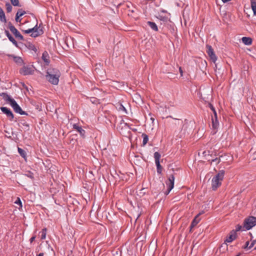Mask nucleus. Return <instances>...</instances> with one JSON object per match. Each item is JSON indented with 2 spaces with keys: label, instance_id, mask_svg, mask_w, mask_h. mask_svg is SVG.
I'll return each instance as SVG.
<instances>
[{
  "label": "nucleus",
  "instance_id": "51",
  "mask_svg": "<svg viewBox=\"0 0 256 256\" xmlns=\"http://www.w3.org/2000/svg\"><path fill=\"white\" fill-rule=\"evenodd\" d=\"M168 117H170V118H172V116H168ZM174 120H176V118H174Z\"/></svg>",
  "mask_w": 256,
  "mask_h": 256
},
{
  "label": "nucleus",
  "instance_id": "7",
  "mask_svg": "<svg viewBox=\"0 0 256 256\" xmlns=\"http://www.w3.org/2000/svg\"><path fill=\"white\" fill-rule=\"evenodd\" d=\"M10 106L12 108L16 113L19 114L21 115H28V114L26 112L22 110L20 106L18 104L15 100L12 102V104H10Z\"/></svg>",
  "mask_w": 256,
  "mask_h": 256
},
{
  "label": "nucleus",
  "instance_id": "16",
  "mask_svg": "<svg viewBox=\"0 0 256 256\" xmlns=\"http://www.w3.org/2000/svg\"><path fill=\"white\" fill-rule=\"evenodd\" d=\"M4 33L6 36L8 38L9 40L11 42L16 46H18V44L17 42L14 40L13 36L10 34L9 32L7 30H5Z\"/></svg>",
  "mask_w": 256,
  "mask_h": 256
},
{
  "label": "nucleus",
  "instance_id": "18",
  "mask_svg": "<svg viewBox=\"0 0 256 256\" xmlns=\"http://www.w3.org/2000/svg\"><path fill=\"white\" fill-rule=\"evenodd\" d=\"M256 244V240H252L250 243L249 241L246 242L245 245L243 246L244 249L250 250Z\"/></svg>",
  "mask_w": 256,
  "mask_h": 256
},
{
  "label": "nucleus",
  "instance_id": "25",
  "mask_svg": "<svg viewBox=\"0 0 256 256\" xmlns=\"http://www.w3.org/2000/svg\"><path fill=\"white\" fill-rule=\"evenodd\" d=\"M250 6L254 14H256V0H250Z\"/></svg>",
  "mask_w": 256,
  "mask_h": 256
},
{
  "label": "nucleus",
  "instance_id": "15",
  "mask_svg": "<svg viewBox=\"0 0 256 256\" xmlns=\"http://www.w3.org/2000/svg\"><path fill=\"white\" fill-rule=\"evenodd\" d=\"M42 59L46 65L48 66L50 63V56L46 51H44L42 56Z\"/></svg>",
  "mask_w": 256,
  "mask_h": 256
},
{
  "label": "nucleus",
  "instance_id": "22",
  "mask_svg": "<svg viewBox=\"0 0 256 256\" xmlns=\"http://www.w3.org/2000/svg\"><path fill=\"white\" fill-rule=\"evenodd\" d=\"M212 127L214 129H217L219 126V122L218 118H214L212 117Z\"/></svg>",
  "mask_w": 256,
  "mask_h": 256
},
{
  "label": "nucleus",
  "instance_id": "4",
  "mask_svg": "<svg viewBox=\"0 0 256 256\" xmlns=\"http://www.w3.org/2000/svg\"><path fill=\"white\" fill-rule=\"evenodd\" d=\"M22 32L24 34H31L30 36L33 38L38 37L43 34V30L40 28V27H38V25L36 24L34 28H28L26 30H22Z\"/></svg>",
  "mask_w": 256,
  "mask_h": 256
},
{
  "label": "nucleus",
  "instance_id": "50",
  "mask_svg": "<svg viewBox=\"0 0 256 256\" xmlns=\"http://www.w3.org/2000/svg\"><path fill=\"white\" fill-rule=\"evenodd\" d=\"M132 130L133 131H136V128H132Z\"/></svg>",
  "mask_w": 256,
  "mask_h": 256
},
{
  "label": "nucleus",
  "instance_id": "36",
  "mask_svg": "<svg viewBox=\"0 0 256 256\" xmlns=\"http://www.w3.org/2000/svg\"><path fill=\"white\" fill-rule=\"evenodd\" d=\"M14 203L19 205L20 208L22 207V202L20 198H18Z\"/></svg>",
  "mask_w": 256,
  "mask_h": 256
},
{
  "label": "nucleus",
  "instance_id": "47",
  "mask_svg": "<svg viewBox=\"0 0 256 256\" xmlns=\"http://www.w3.org/2000/svg\"><path fill=\"white\" fill-rule=\"evenodd\" d=\"M44 254L42 252L38 254L37 255V256H44Z\"/></svg>",
  "mask_w": 256,
  "mask_h": 256
},
{
  "label": "nucleus",
  "instance_id": "2",
  "mask_svg": "<svg viewBox=\"0 0 256 256\" xmlns=\"http://www.w3.org/2000/svg\"><path fill=\"white\" fill-rule=\"evenodd\" d=\"M60 74L58 68H50L47 70L46 77L48 80H59Z\"/></svg>",
  "mask_w": 256,
  "mask_h": 256
},
{
  "label": "nucleus",
  "instance_id": "24",
  "mask_svg": "<svg viewBox=\"0 0 256 256\" xmlns=\"http://www.w3.org/2000/svg\"><path fill=\"white\" fill-rule=\"evenodd\" d=\"M236 238V236L234 233L230 234L228 236L225 240V242H231L234 240Z\"/></svg>",
  "mask_w": 256,
  "mask_h": 256
},
{
  "label": "nucleus",
  "instance_id": "8",
  "mask_svg": "<svg viewBox=\"0 0 256 256\" xmlns=\"http://www.w3.org/2000/svg\"><path fill=\"white\" fill-rule=\"evenodd\" d=\"M174 179L175 178L174 176L172 174L169 176L168 181H166V182L168 188V192H166L167 194H168L174 188Z\"/></svg>",
  "mask_w": 256,
  "mask_h": 256
},
{
  "label": "nucleus",
  "instance_id": "17",
  "mask_svg": "<svg viewBox=\"0 0 256 256\" xmlns=\"http://www.w3.org/2000/svg\"><path fill=\"white\" fill-rule=\"evenodd\" d=\"M8 56L12 57L14 62L18 64L22 65L23 64V60L20 56H14L12 54H10Z\"/></svg>",
  "mask_w": 256,
  "mask_h": 256
},
{
  "label": "nucleus",
  "instance_id": "34",
  "mask_svg": "<svg viewBox=\"0 0 256 256\" xmlns=\"http://www.w3.org/2000/svg\"><path fill=\"white\" fill-rule=\"evenodd\" d=\"M157 18L159 20H162L163 22H166L168 20V18H166V16H160V15H159Z\"/></svg>",
  "mask_w": 256,
  "mask_h": 256
},
{
  "label": "nucleus",
  "instance_id": "46",
  "mask_svg": "<svg viewBox=\"0 0 256 256\" xmlns=\"http://www.w3.org/2000/svg\"><path fill=\"white\" fill-rule=\"evenodd\" d=\"M179 71H180V73L181 76H182V68L181 67L179 68Z\"/></svg>",
  "mask_w": 256,
  "mask_h": 256
},
{
  "label": "nucleus",
  "instance_id": "48",
  "mask_svg": "<svg viewBox=\"0 0 256 256\" xmlns=\"http://www.w3.org/2000/svg\"><path fill=\"white\" fill-rule=\"evenodd\" d=\"M230 0H222V1L224 2V3H226V2H228V1H230Z\"/></svg>",
  "mask_w": 256,
  "mask_h": 256
},
{
  "label": "nucleus",
  "instance_id": "52",
  "mask_svg": "<svg viewBox=\"0 0 256 256\" xmlns=\"http://www.w3.org/2000/svg\"><path fill=\"white\" fill-rule=\"evenodd\" d=\"M150 119H151V120H152V121H154V118H152Z\"/></svg>",
  "mask_w": 256,
  "mask_h": 256
},
{
  "label": "nucleus",
  "instance_id": "10",
  "mask_svg": "<svg viewBox=\"0 0 256 256\" xmlns=\"http://www.w3.org/2000/svg\"><path fill=\"white\" fill-rule=\"evenodd\" d=\"M34 68L32 66H24L20 72L21 74L24 76L31 74L34 72Z\"/></svg>",
  "mask_w": 256,
  "mask_h": 256
},
{
  "label": "nucleus",
  "instance_id": "12",
  "mask_svg": "<svg viewBox=\"0 0 256 256\" xmlns=\"http://www.w3.org/2000/svg\"><path fill=\"white\" fill-rule=\"evenodd\" d=\"M0 108L2 112L6 115L10 120H12L14 119V114L10 108L6 107H0Z\"/></svg>",
  "mask_w": 256,
  "mask_h": 256
},
{
  "label": "nucleus",
  "instance_id": "53",
  "mask_svg": "<svg viewBox=\"0 0 256 256\" xmlns=\"http://www.w3.org/2000/svg\"><path fill=\"white\" fill-rule=\"evenodd\" d=\"M162 12H166V10H162Z\"/></svg>",
  "mask_w": 256,
  "mask_h": 256
},
{
  "label": "nucleus",
  "instance_id": "1",
  "mask_svg": "<svg viewBox=\"0 0 256 256\" xmlns=\"http://www.w3.org/2000/svg\"><path fill=\"white\" fill-rule=\"evenodd\" d=\"M224 176V171L220 170L212 180V190H216L222 184Z\"/></svg>",
  "mask_w": 256,
  "mask_h": 256
},
{
  "label": "nucleus",
  "instance_id": "43",
  "mask_svg": "<svg viewBox=\"0 0 256 256\" xmlns=\"http://www.w3.org/2000/svg\"><path fill=\"white\" fill-rule=\"evenodd\" d=\"M52 82V84L54 85H57L58 84L59 81H50Z\"/></svg>",
  "mask_w": 256,
  "mask_h": 256
},
{
  "label": "nucleus",
  "instance_id": "9",
  "mask_svg": "<svg viewBox=\"0 0 256 256\" xmlns=\"http://www.w3.org/2000/svg\"><path fill=\"white\" fill-rule=\"evenodd\" d=\"M160 154L158 152H156L154 153V158L155 160V163L157 168V172L160 174H161L162 171V168L160 164Z\"/></svg>",
  "mask_w": 256,
  "mask_h": 256
},
{
  "label": "nucleus",
  "instance_id": "11",
  "mask_svg": "<svg viewBox=\"0 0 256 256\" xmlns=\"http://www.w3.org/2000/svg\"><path fill=\"white\" fill-rule=\"evenodd\" d=\"M207 48V54L208 56L210 57L212 60L215 63L217 60V56L215 54L214 50L210 46L206 45Z\"/></svg>",
  "mask_w": 256,
  "mask_h": 256
},
{
  "label": "nucleus",
  "instance_id": "45",
  "mask_svg": "<svg viewBox=\"0 0 256 256\" xmlns=\"http://www.w3.org/2000/svg\"><path fill=\"white\" fill-rule=\"evenodd\" d=\"M124 126L125 127L128 128L129 130L131 129L130 126L127 123H124Z\"/></svg>",
  "mask_w": 256,
  "mask_h": 256
},
{
  "label": "nucleus",
  "instance_id": "42",
  "mask_svg": "<svg viewBox=\"0 0 256 256\" xmlns=\"http://www.w3.org/2000/svg\"><path fill=\"white\" fill-rule=\"evenodd\" d=\"M36 238V236H32L30 238V243H32V242H34V240H35Z\"/></svg>",
  "mask_w": 256,
  "mask_h": 256
},
{
  "label": "nucleus",
  "instance_id": "6",
  "mask_svg": "<svg viewBox=\"0 0 256 256\" xmlns=\"http://www.w3.org/2000/svg\"><path fill=\"white\" fill-rule=\"evenodd\" d=\"M8 26V28L10 32L14 35L16 38H18L21 40H24V36L10 22H9Z\"/></svg>",
  "mask_w": 256,
  "mask_h": 256
},
{
  "label": "nucleus",
  "instance_id": "30",
  "mask_svg": "<svg viewBox=\"0 0 256 256\" xmlns=\"http://www.w3.org/2000/svg\"><path fill=\"white\" fill-rule=\"evenodd\" d=\"M5 6H6V12H12V5L9 2H6V4Z\"/></svg>",
  "mask_w": 256,
  "mask_h": 256
},
{
  "label": "nucleus",
  "instance_id": "40",
  "mask_svg": "<svg viewBox=\"0 0 256 256\" xmlns=\"http://www.w3.org/2000/svg\"><path fill=\"white\" fill-rule=\"evenodd\" d=\"M216 162V163L218 164V163H220V158H216L214 159H213L212 160V162Z\"/></svg>",
  "mask_w": 256,
  "mask_h": 256
},
{
  "label": "nucleus",
  "instance_id": "28",
  "mask_svg": "<svg viewBox=\"0 0 256 256\" xmlns=\"http://www.w3.org/2000/svg\"><path fill=\"white\" fill-rule=\"evenodd\" d=\"M40 232L41 233V239L44 240L46 238V228H44Z\"/></svg>",
  "mask_w": 256,
  "mask_h": 256
},
{
  "label": "nucleus",
  "instance_id": "37",
  "mask_svg": "<svg viewBox=\"0 0 256 256\" xmlns=\"http://www.w3.org/2000/svg\"><path fill=\"white\" fill-rule=\"evenodd\" d=\"M118 108L120 110H122L126 112V108L123 105L120 104Z\"/></svg>",
  "mask_w": 256,
  "mask_h": 256
},
{
  "label": "nucleus",
  "instance_id": "3",
  "mask_svg": "<svg viewBox=\"0 0 256 256\" xmlns=\"http://www.w3.org/2000/svg\"><path fill=\"white\" fill-rule=\"evenodd\" d=\"M256 226V217L249 216L244 219V228L246 230H248Z\"/></svg>",
  "mask_w": 256,
  "mask_h": 256
},
{
  "label": "nucleus",
  "instance_id": "44",
  "mask_svg": "<svg viewBox=\"0 0 256 256\" xmlns=\"http://www.w3.org/2000/svg\"><path fill=\"white\" fill-rule=\"evenodd\" d=\"M213 114H214V118H218V116H217V114H216V110H214V112H213Z\"/></svg>",
  "mask_w": 256,
  "mask_h": 256
},
{
  "label": "nucleus",
  "instance_id": "20",
  "mask_svg": "<svg viewBox=\"0 0 256 256\" xmlns=\"http://www.w3.org/2000/svg\"><path fill=\"white\" fill-rule=\"evenodd\" d=\"M25 46L29 50H32L34 52H37V48L32 44L28 42L25 44Z\"/></svg>",
  "mask_w": 256,
  "mask_h": 256
},
{
  "label": "nucleus",
  "instance_id": "29",
  "mask_svg": "<svg viewBox=\"0 0 256 256\" xmlns=\"http://www.w3.org/2000/svg\"><path fill=\"white\" fill-rule=\"evenodd\" d=\"M18 152L19 154L22 158H26V152L24 150H22V148H18Z\"/></svg>",
  "mask_w": 256,
  "mask_h": 256
},
{
  "label": "nucleus",
  "instance_id": "38",
  "mask_svg": "<svg viewBox=\"0 0 256 256\" xmlns=\"http://www.w3.org/2000/svg\"><path fill=\"white\" fill-rule=\"evenodd\" d=\"M242 226L240 225H237L236 227V231L238 232L241 230L242 229Z\"/></svg>",
  "mask_w": 256,
  "mask_h": 256
},
{
  "label": "nucleus",
  "instance_id": "26",
  "mask_svg": "<svg viewBox=\"0 0 256 256\" xmlns=\"http://www.w3.org/2000/svg\"><path fill=\"white\" fill-rule=\"evenodd\" d=\"M0 20L2 22H6L5 14L2 10L0 8Z\"/></svg>",
  "mask_w": 256,
  "mask_h": 256
},
{
  "label": "nucleus",
  "instance_id": "35",
  "mask_svg": "<svg viewBox=\"0 0 256 256\" xmlns=\"http://www.w3.org/2000/svg\"><path fill=\"white\" fill-rule=\"evenodd\" d=\"M20 124L24 127L26 130L29 128V124L26 122H21Z\"/></svg>",
  "mask_w": 256,
  "mask_h": 256
},
{
  "label": "nucleus",
  "instance_id": "5",
  "mask_svg": "<svg viewBox=\"0 0 256 256\" xmlns=\"http://www.w3.org/2000/svg\"><path fill=\"white\" fill-rule=\"evenodd\" d=\"M212 90L210 88H204L199 92V96L206 102H210L212 99Z\"/></svg>",
  "mask_w": 256,
  "mask_h": 256
},
{
  "label": "nucleus",
  "instance_id": "23",
  "mask_svg": "<svg viewBox=\"0 0 256 256\" xmlns=\"http://www.w3.org/2000/svg\"><path fill=\"white\" fill-rule=\"evenodd\" d=\"M201 214V213H199L198 214L196 215V216L195 217V218L193 220L190 227L192 228L194 226H196L200 222V219H198V216Z\"/></svg>",
  "mask_w": 256,
  "mask_h": 256
},
{
  "label": "nucleus",
  "instance_id": "39",
  "mask_svg": "<svg viewBox=\"0 0 256 256\" xmlns=\"http://www.w3.org/2000/svg\"><path fill=\"white\" fill-rule=\"evenodd\" d=\"M208 106L210 108V110L212 111V112H214V110H216L214 106L210 103V102H208Z\"/></svg>",
  "mask_w": 256,
  "mask_h": 256
},
{
  "label": "nucleus",
  "instance_id": "13",
  "mask_svg": "<svg viewBox=\"0 0 256 256\" xmlns=\"http://www.w3.org/2000/svg\"><path fill=\"white\" fill-rule=\"evenodd\" d=\"M0 96L2 97L4 100L8 103L10 105V104H12V102H13L14 100L6 92H2L0 94Z\"/></svg>",
  "mask_w": 256,
  "mask_h": 256
},
{
  "label": "nucleus",
  "instance_id": "32",
  "mask_svg": "<svg viewBox=\"0 0 256 256\" xmlns=\"http://www.w3.org/2000/svg\"><path fill=\"white\" fill-rule=\"evenodd\" d=\"M24 176H26L28 177V178H30L31 179H34V174L30 172V171H28L26 172L25 174H24Z\"/></svg>",
  "mask_w": 256,
  "mask_h": 256
},
{
  "label": "nucleus",
  "instance_id": "54",
  "mask_svg": "<svg viewBox=\"0 0 256 256\" xmlns=\"http://www.w3.org/2000/svg\"><path fill=\"white\" fill-rule=\"evenodd\" d=\"M128 134H130V131H128Z\"/></svg>",
  "mask_w": 256,
  "mask_h": 256
},
{
  "label": "nucleus",
  "instance_id": "21",
  "mask_svg": "<svg viewBox=\"0 0 256 256\" xmlns=\"http://www.w3.org/2000/svg\"><path fill=\"white\" fill-rule=\"evenodd\" d=\"M148 26L157 32L158 28L156 24L154 22L148 21L147 22Z\"/></svg>",
  "mask_w": 256,
  "mask_h": 256
},
{
  "label": "nucleus",
  "instance_id": "14",
  "mask_svg": "<svg viewBox=\"0 0 256 256\" xmlns=\"http://www.w3.org/2000/svg\"><path fill=\"white\" fill-rule=\"evenodd\" d=\"M72 128L74 129L78 132L82 136L84 137L85 136L86 132L85 130L82 128V126H79L77 124H74L72 125Z\"/></svg>",
  "mask_w": 256,
  "mask_h": 256
},
{
  "label": "nucleus",
  "instance_id": "19",
  "mask_svg": "<svg viewBox=\"0 0 256 256\" xmlns=\"http://www.w3.org/2000/svg\"><path fill=\"white\" fill-rule=\"evenodd\" d=\"M242 42L247 46L250 45L252 44V39L249 37H242Z\"/></svg>",
  "mask_w": 256,
  "mask_h": 256
},
{
  "label": "nucleus",
  "instance_id": "31",
  "mask_svg": "<svg viewBox=\"0 0 256 256\" xmlns=\"http://www.w3.org/2000/svg\"><path fill=\"white\" fill-rule=\"evenodd\" d=\"M12 4L14 6L20 7L21 5L20 4L19 0H10Z\"/></svg>",
  "mask_w": 256,
  "mask_h": 256
},
{
  "label": "nucleus",
  "instance_id": "41",
  "mask_svg": "<svg viewBox=\"0 0 256 256\" xmlns=\"http://www.w3.org/2000/svg\"><path fill=\"white\" fill-rule=\"evenodd\" d=\"M15 20H16V22H20V21L22 20V19L20 18V17L19 16H16V18H15Z\"/></svg>",
  "mask_w": 256,
  "mask_h": 256
},
{
  "label": "nucleus",
  "instance_id": "55",
  "mask_svg": "<svg viewBox=\"0 0 256 256\" xmlns=\"http://www.w3.org/2000/svg\"><path fill=\"white\" fill-rule=\"evenodd\" d=\"M254 16H256V14H254Z\"/></svg>",
  "mask_w": 256,
  "mask_h": 256
},
{
  "label": "nucleus",
  "instance_id": "33",
  "mask_svg": "<svg viewBox=\"0 0 256 256\" xmlns=\"http://www.w3.org/2000/svg\"><path fill=\"white\" fill-rule=\"evenodd\" d=\"M26 14V12L22 9H19L16 14V15L19 16L20 17L22 16L23 15H24Z\"/></svg>",
  "mask_w": 256,
  "mask_h": 256
},
{
  "label": "nucleus",
  "instance_id": "27",
  "mask_svg": "<svg viewBox=\"0 0 256 256\" xmlns=\"http://www.w3.org/2000/svg\"><path fill=\"white\" fill-rule=\"evenodd\" d=\"M142 136L143 138L142 144L144 146L147 144L148 140V136L145 134H142Z\"/></svg>",
  "mask_w": 256,
  "mask_h": 256
},
{
  "label": "nucleus",
  "instance_id": "49",
  "mask_svg": "<svg viewBox=\"0 0 256 256\" xmlns=\"http://www.w3.org/2000/svg\"><path fill=\"white\" fill-rule=\"evenodd\" d=\"M240 256V253H238V254H236V256Z\"/></svg>",
  "mask_w": 256,
  "mask_h": 256
}]
</instances>
